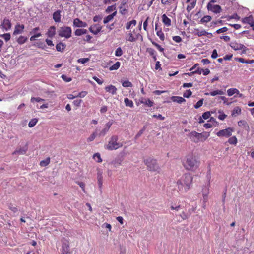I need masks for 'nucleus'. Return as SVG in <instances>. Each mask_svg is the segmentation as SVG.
Segmentation results:
<instances>
[{"instance_id": "f257e3e1", "label": "nucleus", "mask_w": 254, "mask_h": 254, "mask_svg": "<svg viewBox=\"0 0 254 254\" xmlns=\"http://www.w3.org/2000/svg\"><path fill=\"white\" fill-rule=\"evenodd\" d=\"M192 177L190 174H185L177 181L178 189L181 193L186 192L192 185Z\"/></svg>"}, {"instance_id": "f03ea898", "label": "nucleus", "mask_w": 254, "mask_h": 254, "mask_svg": "<svg viewBox=\"0 0 254 254\" xmlns=\"http://www.w3.org/2000/svg\"><path fill=\"white\" fill-rule=\"evenodd\" d=\"M184 167L188 170H194L196 169L199 165V162L196 156L193 154H189L186 157L183 162Z\"/></svg>"}, {"instance_id": "7ed1b4c3", "label": "nucleus", "mask_w": 254, "mask_h": 254, "mask_svg": "<svg viewBox=\"0 0 254 254\" xmlns=\"http://www.w3.org/2000/svg\"><path fill=\"white\" fill-rule=\"evenodd\" d=\"M123 146L122 142L119 141V137L116 135H112L107 144L105 145V148L108 150H117Z\"/></svg>"}, {"instance_id": "20e7f679", "label": "nucleus", "mask_w": 254, "mask_h": 254, "mask_svg": "<svg viewBox=\"0 0 254 254\" xmlns=\"http://www.w3.org/2000/svg\"><path fill=\"white\" fill-rule=\"evenodd\" d=\"M209 135V133L207 132L199 133L196 131H192L190 133L189 137L193 142L197 143L205 141Z\"/></svg>"}, {"instance_id": "39448f33", "label": "nucleus", "mask_w": 254, "mask_h": 254, "mask_svg": "<svg viewBox=\"0 0 254 254\" xmlns=\"http://www.w3.org/2000/svg\"><path fill=\"white\" fill-rule=\"evenodd\" d=\"M145 164L147 166L148 170L151 171L159 172L160 168L157 163L156 160L148 158L144 160Z\"/></svg>"}, {"instance_id": "423d86ee", "label": "nucleus", "mask_w": 254, "mask_h": 254, "mask_svg": "<svg viewBox=\"0 0 254 254\" xmlns=\"http://www.w3.org/2000/svg\"><path fill=\"white\" fill-rule=\"evenodd\" d=\"M230 46L235 51L241 50V54H245L248 50L244 45L236 41H232L230 44Z\"/></svg>"}, {"instance_id": "0eeeda50", "label": "nucleus", "mask_w": 254, "mask_h": 254, "mask_svg": "<svg viewBox=\"0 0 254 254\" xmlns=\"http://www.w3.org/2000/svg\"><path fill=\"white\" fill-rule=\"evenodd\" d=\"M72 30L70 27L64 26L61 27L58 31L59 35L62 37L69 38L71 37Z\"/></svg>"}, {"instance_id": "6e6552de", "label": "nucleus", "mask_w": 254, "mask_h": 254, "mask_svg": "<svg viewBox=\"0 0 254 254\" xmlns=\"http://www.w3.org/2000/svg\"><path fill=\"white\" fill-rule=\"evenodd\" d=\"M234 129L232 127H228L224 129L221 130L216 133L217 136L229 137L231 136Z\"/></svg>"}, {"instance_id": "1a4fd4ad", "label": "nucleus", "mask_w": 254, "mask_h": 254, "mask_svg": "<svg viewBox=\"0 0 254 254\" xmlns=\"http://www.w3.org/2000/svg\"><path fill=\"white\" fill-rule=\"evenodd\" d=\"M114 122L113 120L109 121L108 123H107L104 126V128L100 131V132L98 134V136H105L107 132L109 131L111 127L113 125Z\"/></svg>"}, {"instance_id": "9d476101", "label": "nucleus", "mask_w": 254, "mask_h": 254, "mask_svg": "<svg viewBox=\"0 0 254 254\" xmlns=\"http://www.w3.org/2000/svg\"><path fill=\"white\" fill-rule=\"evenodd\" d=\"M0 27L3 31H8L10 30L12 27L11 21L9 19L5 18L1 22Z\"/></svg>"}, {"instance_id": "9b49d317", "label": "nucleus", "mask_w": 254, "mask_h": 254, "mask_svg": "<svg viewBox=\"0 0 254 254\" xmlns=\"http://www.w3.org/2000/svg\"><path fill=\"white\" fill-rule=\"evenodd\" d=\"M216 1L212 0L207 4V9L215 13H219L221 11V8L219 5H213L211 2H215Z\"/></svg>"}, {"instance_id": "f8f14e48", "label": "nucleus", "mask_w": 254, "mask_h": 254, "mask_svg": "<svg viewBox=\"0 0 254 254\" xmlns=\"http://www.w3.org/2000/svg\"><path fill=\"white\" fill-rule=\"evenodd\" d=\"M202 193L203 195V207L205 208L206 206V203L208 200V195L209 194V187L207 186H204L202 188Z\"/></svg>"}, {"instance_id": "ddd939ff", "label": "nucleus", "mask_w": 254, "mask_h": 254, "mask_svg": "<svg viewBox=\"0 0 254 254\" xmlns=\"http://www.w3.org/2000/svg\"><path fill=\"white\" fill-rule=\"evenodd\" d=\"M242 22L244 24H249L252 27L253 30H254V18L252 15L243 18Z\"/></svg>"}, {"instance_id": "4468645a", "label": "nucleus", "mask_w": 254, "mask_h": 254, "mask_svg": "<svg viewBox=\"0 0 254 254\" xmlns=\"http://www.w3.org/2000/svg\"><path fill=\"white\" fill-rule=\"evenodd\" d=\"M138 39V36L135 33V30L133 31H130L129 33L127 34L126 40L129 42H135Z\"/></svg>"}, {"instance_id": "2eb2a0df", "label": "nucleus", "mask_w": 254, "mask_h": 254, "mask_svg": "<svg viewBox=\"0 0 254 254\" xmlns=\"http://www.w3.org/2000/svg\"><path fill=\"white\" fill-rule=\"evenodd\" d=\"M24 27H25L23 24H16L15 26L14 30L13 33V35H17L18 34L22 33L23 32Z\"/></svg>"}, {"instance_id": "dca6fc26", "label": "nucleus", "mask_w": 254, "mask_h": 254, "mask_svg": "<svg viewBox=\"0 0 254 254\" xmlns=\"http://www.w3.org/2000/svg\"><path fill=\"white\" fill-rule=\"evenodd\" d=\"M102 27L99 24H94L90 26L89 31L94 35L97 34L101 30Z\"/></svg>"}, {"instance_id": "f3484780", "label": "nucleus", "mask_w": 254, "mask_h": 254, "mask_svg": "<svg viewBox=\"0 0 254 254\" xmlns=\"http://www.w3.org/2000/svg\"><path fill=\"white\" fill-rule=\"evenodd\" d=\"M73 26L76 27H86L87 24L86 22L81 21L78 18H76L73 21Z\"/></svg>"}, {"instance_id": "a211bd4d", "label": "nucleus", "mask_w": 254, "mask_h": 254, "mask_svg": "<svg viewBox=\"0 0 254 254\" xmlns=\"http://www.w3.org/2000/svg\"><path fill=\"white\" fill-rule=\"evenodd\" d=\"M195 35H196L199 37L205 35L208 36V37L212 36V34L211 33H208L204 30H199V29L195 30Z\"/></svg>"}, {"instance_id": "6ab92c4d", "label": "nucleus", "mask_w": 254, "mask_h": 254, "mask_svg": "<svg viewBox=\"0 0 254 254\" xmlns=\"http://www.w3.org/2000/svg\"><path fill=\"white\" fill-rule=\"evenodd\" d=\"M105 90L106 92L111 93L112 95L116 94L117 88L112 85H109L105 87Z\"/></svg>"}, {"instance_id": "aec40b11", "label": "nucleus", "mask_w": 254, "mask_h": 254, "mask_svg": "<svg viewBox=\"0 0 254 254\" xmlns=\"http://www.w3.org/2000/svg\"><path fill=\"white\" fill-rule=\"evenodd\" d=\"M170 99L172 101L177 102L179 104H181L186 101L184 98L180 96H172Z\"/></svg>"}, {"instance_id": "412c9836", "label": "nucleus", "mask_w": 254, "mask_h": 254, "mask_svg": "<svg viewBox=\"0 0 254 254\" xmlns=\"http://www.w3.org/2000/svg\"><path fill=\"white\" fill-rule=\"evenodd\" d=\"M140 102L142 104H144L148 107H152L153 105V102L149 99H146L144 98H141L140 99Z\"/></svg>"}, {"instance_id": "4be33fe9", "label": "nucleus", "mask_w": 254, "mask_h": 254, "mask_svg": "<svg viewBox=\"0 0 254 254\" xmlns=\"http://www.w3.org/2000/svg\"><path fill=\"white\" fill-rule=\"evenodd\" d=\"M56 34V28L55 26H51L47 33V35L49 37H53Z\"/></svg>"}, {"instance_id": "5701e85b", "label": "nucleus", "mask_w": 254, "mask_h": 254, "mask_svg": "<svg viewBox=\"0 0 254 254\" xmlns=\"http://www.w3.org/2000/svg\"><path fill=\"white\" fill-rule=\"evenodd\" d=\"M224 92L221 90H216L213 91L210 93H205V95H211L212 96H215L217 95H223L224 94Z\"/></svg>"}, {"instance_id": "b1692460", "label": "nucleus", "mask_w": 254, "mask_h": 254, "mask_svg": "<svg viewBox=\"0 0 254 254\" xmlns=\"http://www.w3.org/2000/svg\"><path fill=\"white\" fill-rule=\"evenodd\" d=\"M162 21L165 25H166L167 26L171 25V19L170 18H169L166 15V14H163V15L162 16Z\"/></svg>"}, {"instance_id": "393cba45", "label": "nucleus", "mask_w": 254, "mask_h": 254, "mask_svg": "<svg viewBox=\"0 0 254 254\" xmlns=\"http://www.w3.org/2000/svg\"><path fill=\"white\" fill-rule=\"evenodd\" d=\"M53 18L56 22H59L61 21L60 11H55L53 15Z\"/></svg>"}, {"instance_id": "a878e982", "label": "nucleus", "mask_w": 254, "mask_h": 254, "mask_svg": "<svg viewBox=\"0 0 254 254\" xmlns=\"http://www.w3.org/2000/svg\"><path fill=\"white\" fill-rule=\"evenodd\" d=\"M102 179H103L102 172L101 170H98V173H97V180H98V185L100 188H101L102 186Z\"/></svg>"}, {"instance_id": "bb28decb", "label": "nucleus", "mask_w": 254, "mask_h": 254, "mask_svg": "<svg viewBox=\"0 0 254 254\" xmlns=\"http://www.w3.org/2000/svg\"><path fill=\"white\" fill-rule=\"evenodd\" d=\"M136 21L135 20H132L131 21L128 22L126 24V28L127 30L130 29L131 27L135 26L136 24Z\"/></svg>"}, {"instance_id": "cd10ccee", "label": "nucleus", "mask_w": 254, "mask_h": 254, "mask_svg": "<svg viewBox=\"0 0 254 254\" xmlns=\"http://www.w3.org/2000/svg\"><path fill=\"white\" fill-rule=\"evenodd\" d=\"M227 92L229 96H232L234 94H239V90L237 88H230L227 90Z\"/></svg>"}, {"instance_id": "c85d7f7f", "label": "nucleus", "mask_w": 254, "mask_h": 254, "mask_svg": "<svg viewBox=\"0 0 254 254\" xmlns=\"http://www.w3.org/2000/svg\"><path fill=\"white\" fill-rule=\"evenodd\" d=\"M116 14V12H115L112 13V14L109 15L108 16L105 17L103 21L104 23L106 24L110 21H111L113 19L114 17L115 16Z\"/></svg>"}, {"instance_id": "c756f323", "label": "nucleus", "mask_w": 254, "mask_h": 254, "mask_svg": "<svg viewBox=\"0 0 254 254\" xmlns=\"http://www.w3.org/2000/svg\"><path fill=\"white\" fill-rule=\"evenodd\" d=\"M87 31L86 29H77L74 32L75 35L76 36H81L82 35L86 34Z\"/></svg>"}, {"instance_id": "7c9ffc66", "label": "nucleus", "mask_w": 254, "mask_h": 254, "mask_svg": "<svg viewBox=\"0 0 254 254\" xmlns=\"http://www.w3.org/2000/svg\"><path fill=\"white\" fill-rule=\"evenodd\" d=\"M124 102L125 105L127 107L133 108L134 106L132 100H129L128 98H125L124 99Z\"/></svg>"}, {"instance_id": "2f4dec72", "label": "nucleus", "mask_w": 254, "mask_h": 254, "mask_svg": "<svg viewBox=\"0 0 254 254\" xmlns=\"http://www.w3.org/2000/svg\"><path fill=\"white\" fill-rule=\"evenodd\" d=\"M97 136H98L97 129H96L95 131L93 132L90 135V136L87 139V142H89L93 141Z\"/></svg>"}, {"instance_id": "473e14b6", "label": "nucleus", "mask_w": 254, "mask_h": 254, "mask_svg": "<svg viewBox=\"0 0 254 254\" xmlns=\"http://www.w3.org/2000/svg\"><path fill=\"white\" fill-rule=\"evenodd\" d=\"M121 83L122 86L124 87H132L133 86L132 83L127 80H122Z\"/></svg>"}, {"instance_id": "72a5a7b5", "label": "nucleus", "mask_w": 254, "mask_h": 254, "mask_svg": "<svg viewBox=\"0 0 254 254\" xmlns=\"http://www.w3.org/2000/svg\"><path fill=\"white\" fill-rule=\"evenodd\" d=\"M65 47V45L62 43H59L57 44L56 46V50L59 52L63 51L64 50V49Z\"/></svg>"}, {"instance_id": "f704fd0d", "label": "nucleus", "mask_w": 254, "mask_h": 254, "mask_svg": "<svg viewBox=\"0 0 254 254\" xmlns=\"http://www.w3.org/2000/svg\"><path fill=\"white\" fill-rule=\"evenodd\" d=\"M121 64L119 62H117L113 65L110 67L109 70L111 71L117 70L120 66Z\"/></svg>"}, {"instance_id": "c9c22d12", "label": "nucleus", "mask_w": 254, "mask_h": 254, "mask_svg": "<svg viewBox=\"0 0 254 254\" xmlns=\"http://www.w3.org/2000/svg\"><path fill=\"white\" fill-rule=\"evenodd\" d=\"M212 18L210 16L206 15L204 16L203 18H202L200 20V22L201 23H207L211 21Z\"/></svg>"}, {"instance_id": "e433bc0d", "label": "nucleus", "mask_w": 254, "mask_h": 254, "mask_svg": "<svg viewBox=\"0 0 254 254\" xmlns=\"http://www.w3.org/2000/svg\"><path fill=\"white\" fill-rule=\"evenodd\" d=\"M27 40V38L23 36H20L17 40V42L19 44H24Z\"/></svg>"}, {"instance_id": "4c0bfd02", "label": "nucleus", "mask_w": 254, "mask_h": 254, "mask_svg": "<svg viewBox=\"0 0 254 254\" xmlns=\"http://www.w3.org/2000/svg\"><path fill=\"white\" fill-rule=\"evenodd\" d=\"M241 113V109L239 107H235L232 112V115L235 116L236 115H240Z\"/></svg>"}, {"instance_id": "58836bf2", "label": "nucleus", "mask_w": 254, "mask_h": 254, "mask_svg": "<svg viewBox=\"0 0 254 254\" xmlns=\"http://www.w3.org/2000/svg\"><path fill=\"white\" fill-rule=\"evenodd\" d=\"M196 3V0H193L192 1L189 5H188L187 7V10L189 12L195 6Z\"/></svg>"}, {"instance_id": "ea45409f", "label": "nucleus", "mask_w": 254, "mask_h": 254, "mask_svg": "<svg viewBox=\"0 0 254 254\" xmlns=\"http://www.w3.org/2000/svg\"><path fill=\"white\" fill-rule=\"evenodd\" d=\"M50 162V159L49 157L46 158L45 160H42L40 162V165L41 166L45 167L48 165Z\"/></svg>"}, {"instance_id": "a19ab883", "label": "nucleus", "mask_w": 254, "mask_h": 254, "mask_svg": "<svg viewBox=\"0 0 254 254\" xmlns=\"http://www.w3.org/2000/svg\"><path fill=\"white\" fill-rule=\"evenodd\" d=\"M238 124L239 126L244 127L245 128L249 127L247 122L243 120L239 121L238 122Z\"/></svg>"}, {"instance_id": "79ce46f5", "label": "nucleus", "mask_w": 254, "mask_h": 254, "mask_svg": "<svg viewBox=\"0 0 254 254\" xmlns=\"http://www.w3.org/2000/svg\"><path fill=\"white\" fill-rule=\"evenodd\" d=\"M228 142L230 144L235 145L237 143V139L235 136H232L228 139Z\"/></svg>"}, {"instance_id": "37998d69", "label": "nucleus", "mask_w": 254, "mask_h": 254, "mask_svg": "<svg viewBox=\"0 0 254 254\" xmlns=\"http://www.w3.org/2000/svg\"><path fill=\"white\" fill-rule=\"evenodd\" d=\"M0 37L3 38L7 42L10 39L11 35L9 33H7L0 35Z\"/></svg>"}, {"instance_id": "c03bdc74", "label": "nucleus", "mask_w": 254, "mask_h": 254, "mask_svg": "<svg viewBox=\"0 0 254 254\" xmlns=\"http://www.w3.org/2000/svg\"><path fill=\"white\" fill-rule=\"evenodd\" d=\"M38 122V120L36 118L32 119L28 124V126L30 127H32L36 125Z\"/></svg>"}, {"instance_id": "a18cd8bd", "label": "nucleus", "mask_w": 254, "mask_h": 254, "mask_svg": "<svg viewBox=\"0 0 254 254\" xmlns=\"http://www.w3.org/2000/svg\"><path fill=\"white\" fill-rule=\"evenodd\" d=\"M123 54V52L121 47H118L116 49L115 53V55L116 56L120 57L122 56Z\"/></svg>"}, {"instance_id": "49530a36", "label": "nucleus", "mask_w": 254, "mask_h": 254, "mask_svg": "<svg viewBox=\"0 0 254 254\" xmlns=\"http://www.w3.org/2000/svg\"><path fill=\"white\" fill-rule=\"evenodd\" d=\"M44 99L39 98V97H32L31 98L30 101L31 102L34 103V102H40L41 101H44Z\"/></svg>"}, {"instance_id": "de8ad7c7", "label": "nucleus", "mask_w": 254, "mask_h": 254, "mask_svg": "<svg viewBox=\"0 0 254 254\" xmlns=\"http://www.w3.org/2000/svg\"><path fill=\"white\" fill-rule=\"evenodd\" d=\"M156 34L161 40L163 41L164 40V35L161 30H157Z\"/></svg>"}, {"instance_id": "09e8293b", "label": "nucleus", "mask_w": 254, "mask_h": 254, "mask_svg": "<svg viewBox=\"0 0 254 254\" xmlns=\"http://www.w3.org/2000/svg\"><path fill=\"white\" fill-rule=\"evenodd\" d=\"M93 158L98 162H101L102 159L100 157V155L99 153H96L93 156Z\"/></svg>"}, {"instance_id": "8fccbe9b", "label": "nucleus", "mask_w": 254, "mask_h": 254, "mask_svg": "<svg viewBox=\"0 0 254 254\" xmlns=\"http://www.w3.org/2000/svg\"><path fill=\"white\" fill-rule=\"evenodd\" d=\"M26 152V150L24 149H22V148H20V149H17L15 151V152H14V153L15 154H16V153H18V154H25Z\"/></svg>"}, {"instance_id": "3c124183", "label": "nucleus", "mask_w": 254, "mask_h": 254, "mask_svg": "<svg viewBox=\"0 0 254 254\" xmlns=\"http://www.w3.org/2000/svg\"><path fill=\"white\" fill-rule=\"evenodd\" d=\"M61 78L65 82H69L72 80V78L70 77H67L66 75L63 74Z\"/></svg>"}, {"instance_id": "603ef678", "label": "nucleus", "mask_w": 254, "mask_h": 254, "mask_svg": "<svg viewBox=\"0 0 254 254\" xmlns=\"http://www.w3.org/2000/svg\"><path fill=\"white\" fill-rule=\"evenodd\" d=\"M192 94V92L190 91V90H187L184 93L183 96L185 98H189L190 97Z\"/></svg>"}, {"instance_id": "864d4df0", "label": "nucleus", "mask_w": 254, "mask_h": 254, "mask_svg": "<svg viewBox=\"0 0 254 254\" xmlns=\"http://www.w3.org/2000/svg\"><path fill=\"white\" fill-rule=\"evenodd\" d=\"M203 102V99L199 100L196 103V104L194 105L195 108L198 109V108H200L202 105Z\"/></svg>"}, {"instance_id": "5fc2aeb1", "label": "nucleus", "mask_w": 254, "mask_h": 254, "mask_svg": "<svg viewBox=\"0 0 254 254\" xmlns=\"http://www.w3.org/2000/svg\"><path fill=\"white\" fill-rule=\"evenodd\" d=\"M89 61V59L88 58H80L78 60L77 62L79 63H81L82 64H84L88 62Z\"/></svg>"}, {"instance_id": "6e6d98bb", "label": "nucleus", "mask_w": 254, "mask_h": 254, "mask_svg": "<svg viewBox=\"0 0 254 254\" xmlns=\"http://www.w3.org/2000/svg\"><path fill=\"white\" fill-rule=\"evenodd\" d=\"M87 94V92L85 91L79 92L78 95H76V97L83 98Z\"/></svg>"}, {"instance_id": "4d7b16f0", "label": "nucleus", "mask_w": 254, "mask_h": 254, "mask_svg": "<svg viewBox=\"0 0 254 254\" xmlns=\"http://www.w3.org/2000/svg\"><path fill=\"white\" fill-rule=\"evenodd\" d=\"M228 30V28L226 27H222L220 29H218L216 32L217 33V34H220V33H224V32H226Z\"/></svg>"}, {"instance_id": "13d9d810", "label": "nucleus", "mask_w": 254, "mask_h": 254, "mask_svg": "<svg viewBox=\"0 0 254 254\" xmlns=\"http://www.w3.org/2000/svg\"><path fill=\"white\" fill-rule=\"evenodd\" d=\"M82 102V100L77 99L73 102V104L76 106H80Z\"/></svg>"}, {"instance_id": "bf43d9fd", "label": "nucleus", "mask_w": 254, "mask_h": 254, "mask_svg": "<svg viewBox=\"0 0 254 254\" xmlns=\"http://www.w3.org/2000/svg\"><path fill=\"white\" fill-rule=\"evenodd\" d=\"M210 116V113L209 112H204L203 114H202V118L204 119H208Z\"/></svg>"}, {"instance_id": "052dcab7", "label": "nucleus", "mask_w": 254, "mask_h": 254, "mask_svg": "<svg viewBox=\"0 0 254 254\" xmlns=\"http://www.w3.org/2000/svg\"><path fill=\"white\" fill-rule=\"evenodd\" d=\"M93 79L96 81L97 82V83L98 84H99V85H101L103 84V81L102 80H101L99 78H98V77H97L96 76H93Z\"/></svg>"}, {"instance_id": "680f3d73", "label": "nucleus", "mask_w": 254, "mask_h": 254, "mask_svg": "<svg viewBox=\"0 0 254 254\" xmlns=\"http://www.w3.org/2000/svg\"><path fill=\"white\" fill-rule=\"evenodd\" d=\"M41 36V34L40 33H37L33 36H31L30 38V41H34L36 38H38Z\"/></svg>"}, {"instance_id": "e2e57ef3", "label": "nucleus", "mask_w": 254, "mask_h": 254, "mask_svg": "<svg viewBox=\"0 0 254 254\" xmlns=\"http://www.w3.org/2000/svg\"><path fill=\"white\" fill-rule=\"evenodd\" d=\"M173 40L177 43H179L182 41V38L179 36H175L173 37Z\"/></svg>"}, {"instance_id": "0e129e2a", "label": "nucleus", "mask_w": 254, "mask_h": 254, "mask_svg": "<svg viewBox=\"0 0 254 254\" xmlns=\"http://www.w3.org/2000/svg\"><path fill=\"white\" fill-rule=\"evenodd\" d=\"M145 129H142L139 131V132L137 133V134L135 136V139H137L138 137H139L143 133Z\"/></svg>"}, {"instance_id": "69168bd1", "label": "nucleus", "mask_w": 254, "mask_h": 254, "mask_svg": "<svg viewBox=\"0 0 254 254\" xmlns=\"http://www.w3.org/2000/svg\"><path fill=\"white\" fill-rule=\"evenodd\" d=\"M170 208L172 210H174L178 211L181 208V206L180 205H179L178 206L171 205L170 207Z\"/></svg>"}, {"instance_id": "338daca9", "label": "nucleus", "mask_w": 254, "mask_h": 254, "mask_svg": "<svg viewBox=\"0 0 254 254\" xmlns=\"http://www.w3.org/2000/svg\"><path fill=\"white\" fill-rule=\"evenodd\" d=\"M219 113H220V115L218 117V119H219L220 120H224L226 117V115L223 113H221L220 111H219Z\"/></svg>"}, {"instance_id": "774afa93", "label": "nucleus", "mask_w": 254, "mask_h": 254, "mask_svg": "<svg viewBox=\"0 0 254 254\" xmlns=\"http://www.w3.org/2000/svg\"><path fill=\"white\" fill-rule=\"evenodd\" d=\"M218 57L217 52L216 49L213 50L212 55L211 58L213 59H216Z\"/></svg>"}]
</instances>
